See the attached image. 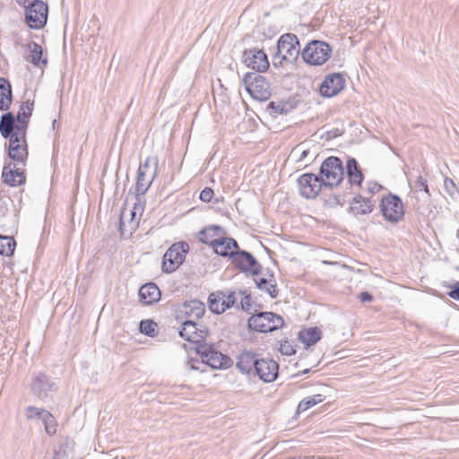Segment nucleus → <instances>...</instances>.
<instances>
[{
  "mask_svg": "<svg viewBox=\"0 0 459 459\" xmlns=\"http://www.w3.org/2000/svg\"><path fill=\"white\" fill-rule=\"evenodd\" d=\"M279 366L272 359H261L256 362L255 371L264 382H273L278 376Z\"/></svg>",
  "mask_w": 459,
  "mask_h": 459,
  "instance_id": "a211bd4d",
  "label": "nucleus"
},
{
  "mask_svg": "<svg viewBox=\"0 0 459 459\" xmlns=\"http://www.w3.org/2000/svg\"><path fill=\"white\" fill-rule=\"evenodd\" d=\"M230 256L233 259V263L244 271L252 270L255 264L254 257L246 252H238L237 250L236 253Z\"/></svg>",
  "mask_w": 459,
  "mask_h": 459,
  "instance_id": "c85d7f7f",
  "label": "nucleus"
},
{
  "mask_svg": "<svg viewBox=\"0 0 459 459\" xmlns=\"http://www.w3.org/2000/svg\"><path fill=\"white\" fill-rule=\"evenodd\" d=\"M41 420L44 423L46 432L50 436L56 434L57 429V422L54 416L49 411H47L44 413V416Z\"/></svg>",
  "mask_w": 459,
  "mask_h": 459,
  "instance_id": "f704fd0d",
  "label": "nucleus"
},
{
  "mask_svg": "<svg viewBox=\"0 0 459 459\" xmlns=\"http://www.w3.org/2000/svg\"><path fill=\"white\" fill-rule=\"evenodd\" d=\"M235 299L233 294L221 291L212 292L209 296V307L216 314H221L233 306Z\"/></svg>",
  "mask_w": 459,
  "mask_h": 459,
  "instance_id": "f3484780",
  "label": "nucleus"
},
{
  "mask_svg": "<svg viewBox=\"0 0 459 459\" xmlns=\"http://www.w3.org/2000/svg\"><path fill=\"white\" fill-rule=\"evenodd\" d=\"M213 251L221 256H230L238 249L237 241L223 235L212 247Z\"/></svg>",
  "mask_w": 459,
  "mask_h": 459,
  "instance_id": "4be33fe9",
  "label": "nucleus"
},
{
  "mask_svg": "<svg viewBox=\"0 0 459 459\" xmlns=\"http://www.w3.org/2000/svg\"><path fill=\"white\" fill-rule=\"evenodd\" d=\"M242 58L247 67L260 73L267 71L270 65L267 55L262 49H246Z\"/></svg>",
  "mask_w": 459,
  "mask_h": 459,
  "instance_id": "f8f14e48",
  "label": "nucleus"
},
{
  "mask_svg": "<svg viewBox=\"0 0 459 459\" xmlns=\"http://www.w3.org/2000/svg\"><path fill=\"white\" fill-rule=\"evenodd\" d=\"M280 351L283 355L291 356L296 353V348L295 345L291 341L289 340H283L281 342Z\"/></svg>",
  "mask_w": 459,
  "mask_h": 459,
  "instance_id": "e433bc0d",
  "label": "nucleus"
},
{
  "mask_svg": "<svg viewBox=\"0 0 459 459\" xmlns=\"http://www.w3.org/2000/svg\"><path fill=\"white\" fill-rule=\"evenodd\" d=\"M13 102V92L10 82L1 77L0 78V110L8 111Z\"/></svg>",
  "mask_w": 459,
  "mask_h": 459,
  "instance_id": "393cba45",
  "label": "nucleus"
},
{
  "mask_svg": "<svg viewBox=\"0 0 459 459\" xmlns=\"http://www.w3.org/2000/svg\"><path fill=\"white\" fill-rule=\"evenodd\" d=\"M379 208L382 216L391 223H397L403 220L405 208L403 201L395 195L389 194L383 196Z\"/></svg>",
  "mask_w": 459,
  "mask_h": 459,
  "instance_id": "6e6552de",
  "label": "nucleus"
},
{
  "mask_svg": "<svg viewBox=\"0 0 459 459\" xmlns=\"http://www.w3.org/2000/svg\"><path fill=\"white\" fill-rule=\"evenodd\" d=\"M347 177L351 185L360 186L364 179V176L355 159H351L346 165Z\"/></svg>",
  "mask_w": 459,
  "mask_h": 459,
  "instance_id": "bb28decb",
  "label": "nucleus"
},
{
  "mask_svg": "<svg viewBox=\"0 0 459 459\" xmlns=\"http://www.w3.org/2000/svg\"><path fill=\"white\" fill-rule=\"evenodd\" d=\"M188 250L189 246L186 242L173 244L163 255L162 270L165 273L176 271L185 261Z\"/></svg>",
  "mask_w": 459,
  "mask_h": 459,
  "instance_id": "1a4fd4ad",
  "label": "nucleus"
},
{
  "mask_svg": "<svg viewBox=\"0 0 459 459\" xmlns=\"http://www.w3.org/2000/svg\"><path fill=\"white\" fill-rule=\"evenodd\" d=\"M322 337V330L317 327H308L300 330L298 333L299 341L305 346L309 348L317 343Z\"/></svg>",
  "mask_w": 459,
  "mask_h": 459,
  "instance_id": "5701e85b",
  "label": "nucleus"
},
{
  "mask_svg": "<svg viewBox=\"0 0 459 459\" xmlns=\"http://www.w3.org/2000/svg\"><path fill=\"white\" fill-rule=\"evenodd\" d=\"M332 47L322 40L309 41L301 52L305 63L318 66L325 64L332 56Z\"/></svg>",
  "mask_w": 459,
  "mask_h": 459,
  "instance_id": "f03ea898",
  "label": "nucleus"
},
{
  "mask_svg": "<svg viewBox=\"0 0 459 459\" xmlns=\"http://www.w3.org/2000/svg\"><path fill=\"white\" fill-rule=\"evenodd\" d=\"M140 300L145 305H151L160 300V291L156 284L147 283L139 290Z\"/></svg>",
  "mask_w": 459,
  "mask_h": 459,
  "instance_id": "b1692460",
  "label": "nucleus"
},
{
  "mask_svg": "<svg viewBox=\"0 0 459 459\" xmlns=\"http://www.w3.org/2000/svg\"><path fill=\"white\" fill-rule=\"evenodd\" d=\"M152 180L145 178V172L141 166L137 172L136 191L144 194L150 187Z\"/></svg>",
  "mask_w": 459,
  "mask_h": 459,
  "instance_id": "473e14b6",
  "label": "nucleus"
},
{
  "mask_svg": "<svg viewBox=\"0 0 459 459\" xmlns=\"http://www.w3.org/2000/svg\"><path fill=\"white\" fill-rule=\"evenodd\" d=\"M48 411H45L43 409L36 408V407H29L26 411V416L28 419L32 420L34 418H40L44 416V413H46Z\"/></svg>",
  "mask_w": 459,
  "mask_h": 459,
  "instance_id": "4c0bfd02",
  "label": "nucleus"
},
{
  "mask_svg": "<svg viewBox=\"0 0 459 459\" xmlns=\"http://www.w3.org/2000/svg\"><path fill=\"white\" fill-rule=\"evenodd\" d=\"M12 126L13 118L11 116L0 117V134L8 140L6 145L8 157L14 164H21L25 167L29 158L28 131L13 129Z\"/></svg>",
  "mask_w": 459,
  "mask_h": 459,
  "instance_id": "f257e3e1",
  "label": "nucleus"
},
{
  "mask_svg": "<svg viewBox=\"0 0 459 459\" xmlns=\"http://www.w3.org/2000/svg\"><path fill=\"white\" fill-rule=\"evenodd\" d=\"M259 359H255V354L250 351H243L239 354L237 360V368L242 372L248 374L255 368Z\"/></svg>",
  "mask_w": 459,
  "mask_h": 459,
  "instance_id": "a878e982",
  "label": "nucleus"
},
{
  "mask_svg": "<svg viewBox=\"0 0 459 459\" xmlns=\"http://www.w3.org/2000/svg\"><path fill=\"white\" fill-rule=\"evenodd\" d=\"M138 209L135 204L133 209L127 211L126 207H123L120 213L119 230L121 234L131 232L138 227V221L135 219L136 210Z\"/></svg>",
  "mask_w": 459,
  "mask_h": 459,
  "instance_id": "aec40b11",
  "label": "nucleus"
},
{
  "mask_svg": "<svg viewBox=\"0 0 459 459\" xmlns=\"http://www.w3.org/2000/svg\"><path fill=\"white\" fill-rule=\"evenodd\" d=\"M158 325L152 320H143L140 324V331L149 336H155L157 333Z\"/></svg>",
  "mask_w": 459,
  "mask_h": 459,
  "instance_id": "c9c22d12",
  "label": "nucleus"
},
{
  "mask_svg": "<svg viewBox=\"0 0 459 459\" xmlns=\"http://www.w3.org/2000/svg\"><path fill=\"white\" fill-rule=\"evenodd\" d=\"M25 8V22L31 29L43 28L48 20V7L41 0H23L19 1Z\"/></svg>",
  "mask_w": 459,
  "mask_h": 459,
  "instance_id": "20e7f679",
  "label": "nucleus"
},
{
  "mask_svg": "<svg viewBox=\"0 0 459 459\" xmlns=\"http://www.w3.org/2000/svg\"><path fill=\"white\" fill-rule=\"evenodd\" d=\"M20 164L13 161L4 164L2 170V181L10 187H16L26 183V173L24 169L17 168Z\"/></svg>",
  "mask_w": 459,
  "mask_h": 459,
  "instance_id": "dca6fc26",
  "label": "nucleus"
},
{
  "mask_svg": "<svg viewBox=\"0 0 459 459\" xmlns=\"http://www.w3.org/2000/svg\"><path fill=\"white\" fill-rule=\"evenodd\" d=\"M202 361L215 369L227 368L231 365L230 357L217 351L212 345L199 344L196 348Z\"/></svg>",
  "mask_w": 459,
  "mask_h": 459,
  "instance_id": "9d476101",
  "label": "nucleus"
},
{
  "mask_svg": "<svg viewBox=\"0 0 459 459\" xmlns=\"http://www.w3.org/2000/svg\"><path fill=\"white\" fill-rule=\"evenodd\" d=\"M180 336L187 342L201 344L208 335L204 326H198L195 320L186 319L179 331Z\"/></svg>",
  "mask_w": 459,
  "mask_h": 459,
  "instance_id": "2eb2a0df",
  "label": "nucleus"
},
{
  "mask_svg": "<svg viewBox=\"0 0 459 459\" xmlns=\"http://www.w3.org/2000/svg\"><path fill=\"white\" fill-rule=\"evenodd\" d=\"M299 54V43L297 36L291 33L281 35L278 40L277 53L274 56L279 65L295 60Z\"/></svg>",
  "mask_w": 459,
  "mask_h": 459,
  "instance_id": "0eeeda50",
  "label": "nucleus"
},
{
  "mask_svg": "<svg viewBox=\"0 0 459 459\" xmlns=\"http://www.w3.org/2000/svg\"><path fill=\"white\" fill-rule=\"evenodd\" d=\"M268 109L274 114L281 113L283 111V106L281 103L272 101L268 105Z\"/></svg>",
  "mask_w": 459,
  "mask_h": 459,
  "instance_id": "ea45409f",
  "label": "nucleus"
},
{
  "mask_svg": "<svg viewBox=\"0 0 459 459\" xmlns=\"http://www.w3.org/2000/svg\"><path fill=\"white\" fill-rule=\"evenodd\" d=\"M359 299L362 302L371 301L372 296L368 292L364 291L359 294Z\"/></svg>",
  "mask_w": 459,
  "mask_h": 459,
  "instance_id": "37998d69",
  "label": "nucleus"
},
{
  "mask_svg": "<svg viewBox=\"0 0 459 459\" xmlns=\"http://www.w3.org/2000/svg\"><path fill=\"white\" fill-rule=\"evenodd\" d=\"M30 50L29 60L37 66L46 65L47 59L43 58V49L40 45L31 42L28 45Z\"/></svg>",
  "mask_w": 459,
  "mask_h": 459,
  "instance_id": "c756f323",
  "label": "nucleus"
},
{
  "mask_svg": "<svg viewBox=\"0 0 459 459\" xmlns=\"http://www.w3.org/2000/svg\"><path fill=\"white\" fill-rule=\"evenodd\" d=\"M34 102L28 100L22 102L16 116H14L12 112H6L1 117L11 116L13 118L12 126L13 129L28 131L29 123L32 116Z\"/></svg>",
  "mask_w": 459,
  "mask_h": 459,
  "instance_id": "ddd939ff",
  "label": "nucleus"
},
{
  "mask_svg": "<svg viewBox=\"0 0 459 459\" xmlns=\"http://www.w3.org/2000/svg\"><path fill=\"white\" fill-rule=\"evenodd\" d=\"M449 297L459 300V282H456L452 290L448 293Z\"/></svg>",
  "mask_w": 459,
  "mask_h": 459,
  "instance_id": "a19ab883",
  "label": "nucleus"
},
{
  "mask_svg": "<svg viewBox=\"0 0 459 459\" xmlns=\"http://www.w3.org/2000/svg\"><path fill=\"white\" fill-rule=\"evenodd\" d=\"M343 166L337 157H328L320 167L319 178L325 187L333 188L338 186L343 180Z\"/></svg>",
  "mask_w": 459,
  "mask_h": 459,
  "instance_id": "7ed1b4c3",
  "label": "nucleus"
},
{
  "mask_svg": "<svg viewBox=\"0 0 459 459\" xmlns=\"http://www.w3.org/2000/svg\"><path fill=\"white\" fill-rule=\"evenodd\" d=\"M214 192L211 187L204 188L200 193V200L205 203H209L213 198Z\"/></svg>",
  "mask_w": 459,
  "mask_h": 459,
  "instance_id": "58836bf2",
  "label": "nucleus"
},
{
  "mask_svg": "<svg viewBox=\"0 0 459 459\" xmlns=\"http://www.w3.org/2000/svg\"><path fill=\"white\" fill-rule=\"evenodd\" d=\"M382 186L381 185L377 184V183H370L369 186H368V191L370 193H377L381 190Z\"/></svg>",
  "mask_w": 459,
  "mask_h": 459,
  "instance_id": "79ce46f5",
  "label": "nucleus"
},
{
  "mask_svg": "<svg viewBox=\"0 0 459 459\" xmlns=\"http://www.w3.org/2000/svg\"><path fill=\"white\" fill-rule=\"evenodd\" d=\"M325 399V397L321 394L305 397L299 403L297 411L298 412H304L316 404L323 403Z\"/></svg>",
  "mask_w": 459,
  "mask_h": 459,
  "instance_id": "7c9ffc66",
  "label": "nucleus"
},
{
  "mask_svg": "<svg viewBox=\"0 0 459 459\" xmlns=\"http://www.w3.org/2000/svg\"><path fill=\"white\" fill-rule=\"evenodd\" d=\"M204 304L198 300H190L185 302L178 309V317H186L187 319H198L204 314Z\"/></svg>",
  "mask_w": 459,
  "mask_h": 459,
  "instance_id": "6ab92c4d",
  "label": "nucleus"
},
{
  "mask_svg": "<svg viewBox=\"0 0 459 459\" xmlns=\"http://www.w3.org/2000/svg\"><path fill=\"white\" fill-rule=\"evenodd\" d=\"M16 247V241L13 237L3 236L0 234V255L4 256H12Z\"/></svg>",
  "mask_w": 459,
  "mask_h": 459,
  "instance_id": "2f4dec72",
  "label": "nucleus"
},
{
  "mask_svg": "<svg viewBox=\"0 0 459 459\" xmlns=\"http://www.w3.org/2000/svg\"><path fill=\"white\" fill-rule=\"evenodd\" d=\"M374 202L370 198L357 196L353 199L351 209V211L359 215L368 214L373 211Z\"/></svg>",
  "mask_w": 459,
  "mask_h": 459,
  "instance_id": "cd10ccee",
  "label": "nucleus"
},
{
  "mask_svg": "<svg viewBox=\"0 0 459 459\" xmlns=\"http://www.w3.org/2000/svg\"><path fill=\"white\" fill-rule=\"evenodd\" d=\"M246 91L255 100L264 101L271 97V87L268 81L262 75L247 73L243 77Z\"/></svg>",
  "mask_w": 459,
  "mask_h": 459,
  "instance_id": "423d86ee",
  "label": "nucleus"
},
{
  "mask_svg": "<svg viewBox=\"0 0 459 459\" xmlns=\"http://www.w3.org/2000/svg\"><path fill=\"white\" fill-rule=\"evenodd\" d=\"M282 317L273 312H259L248 319V326L258 333H270L283 326Z\"/></svg>",
  "mask_w": 459,
  "mask_h": 459,
  "instance_id": "39448f33",
  "label": "nucleus"
},
{
  "mask_svg": "<svg viewBox=\"0 0 459 459\" xmlns=\"http://www.w3.org/2000/svg\"><path fill=\"white\" fill-rule=\"evenodd\" d=\"M223 235L225 232L221 227L211 225L199 232V240L212 248Z\"/></svg>",
  "mask_w": 459,
  "mask_h": 459,
  "instance_id": "412c9836",
  "label": "nucleus"
},
{
  "mask_svg": "<svg viewBox=\"0 0 459 459\" xmlns=\"http://www.w3.org/2000/svg\"><path fill=\"white\" fill-rule=\"evenodd\" d=\"M425 191L428 192L429 189H428V186H425Z\"/></svg>",
  "mask_w": 459,
  "mask_h": 459,
  "instance_id": "c03bdc74",
  "label": "nucleus"
},
{
  "mask_svg": "<svg viewBox=\"0 0 459 459\" xmlns=\"http://www.w3.org/2000/svg\"><path fill=\"white\" fill-rule=\"evenodd\" d=\"M299 194L307 199L316 198L325 187L318 176L313 173H304L298 178Z\"/></svg>",
  "mask_w": 459,
  "mask_h": 459,
  "instance_id": "9b49d317",
  "label": "nucleus"
},
{
  "mask_svg": "<svg viewBox=\"0 0 459 459\" xmlns=\"http://www.w3.org/2000/svg\"><path fill=\"white\" fill-rule=\"evenodd\" d=\"M345 86V79L340 73H333L326 75L319 86V93L326 98H332L339 94Z\"/></svg>",
  "mask_w": 459,
  "mask_h": 459,
  "instance_id": "4468645a",
  "label": "nucleus"
},
{
  "mask_svg": "<svg viewBox=\"0 0 459 459\" xmlns=\"http://www.w3.org/2000/svg\"><path fill=\"white\" fill-rule=\"evenodd\" d=\"M257 286L261 290L267 292L271 298H276L278 295L276 284L271 280L260 279Z\"/></svg>",
  "mask_w": 459,
  "mask_h": 459,
  "instance_id": "72a5a7b5",
  "label": "nucleus"
}]
</instances>
